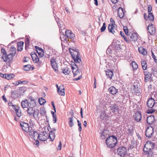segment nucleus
<instances>
[{
	"label": "nucleus",
	"mask_w": 157,
	"mask_h": 157,
	"mask_svg": "<svg viewBox=\"0 0 157 157\" xmlns=\"http://www.w3.org/2000/svg\"><path fill=\"white\" fill-rule=\"evenodd\" d=\"M65 34L68 38H70L71 39H74L75 37L74 34L70 30H66Z\"/></svg>",
	"instance_id": "21"
},
{
	"label": "nucleus",
	"mask_w": 157,
	"mask_h": 157,
	"mask_svg": "<svg viewBox=\"0 0 157 157\" xmlns=\"http://www.w3.org/2000/svg\"><path fill=\"white\" fill-rule=\"evenodd\" d=\"M148 19H149V20L151 21H152L154 20V15H153L152 13H150L148 15Z\"/></svg>",
	"instance_id": "42"
},
{
	"label": "nucleus",
	"mask_w": 157,
	"mask_h": 157,
	"mask_svg": "<svg viewBox=\"0 0 157 157\" xmlns=\"http://www.w3.org/2000/svg\"><path fill=\"white\" fill-rule=\"evenodd\" d=\"M12 103L10 102V106H12V109L16 112L19 109V107L17 105H12Z\"/></svg>",
	"instance_id": "39"
},
{
	"label": "nucleus",
	"mask_w": 157,
	"mask_h": 157,
	"mask_svg": "<svg viewBox=\"0 0 157 157\" xmlns=\"http://www.w3.org/2000/svg\"><path fill=\"white\" fill-rule=\"evenodd\" d=\"M104 133H105L104 132H103L101 134V137L102 139H104L105 138Z\"/></svg>",
	"instance_id": "60"
},
{
	"label": "nucleus",
	"mask_w": 157,
	"mask_h": 157,
	"mask_svg": "<svg viewBox=\"0 0 157 157\" xmlns=\"http://www.w3.org/2000/svg\"><path fill=\"white\" fill-rule=\"evenodd\" d=\"M29 135L32 136V138H33L35 140H37L38 138L39 139L40 134H39L33 130L30 131Z\"/></svg>",
	"instance_id": "11"
},
{
	"label": "nucleus",
	"mask_w": 157,
	"mask_h": 157,
	"mask_svg": "<svg viewBox=\"0 0 157 157\" xmlns=\"http://www.w3.org/2000/svg\"><path fill=\"white\" fill-rule=\"evenodd\" d=\"M35 48L36 50V52L38 54L39 56L40 57H42L44 56V50L41 48L38 47L37 46H35Z\"/></svg>",
	"instance_id": "16"
},
{
	"label": "nucleus",
	"mask_w": 157,
	"mask_h": 157,
	"mask_svg": "<svg viewBox=\"0 0 157 157\" xmlns=\"http://www.w3.org/2000/svg\"><path fill=\"white\" fill-rule=\"evenodd\" d=\"M17 117H14V120L17 121L19 120V119L23 117V114L21 113V110L19 109L17 111L15 112Z\"/></svg>",
	"instance_id": "17"
},
{
	"label": "nucleus",
	"mask_w": 157,
	"mask_h": 157,
	"mask_svg": "<svg viewBox=\"0 0 157 157\" xmlns=\"http://www.w3.org/2000/svg\"><path fill=\"white\" fill-rule=\"evenodd\" d=\"M58 93L62 96L65 95L64 88L63 85H61L57 90Z\"/></svg>",
	"instance_id": "19"
},
{
	"label": "nucleus",
	"mask_w": 157,
	"mask_h": 157,
	"mask_svg": "<svg viewBox=\"0 0 157 157\" xmlns=\"http://www.w3.org/2000/svg\"><path fill=\"white\" fill-rule=\"evenodd\" d=\"M120 34L121 36L123 37V38L125 36H124V33L122 31H121L120 32Z\"/></svg>",
	"instance_id": "63"
},
{
	"label": "nucleus",
	"mask_w": 157,
	"mask_h": 157,
	"mask_svg": "<svg viewBox=\"0 0 157 157\" xmlns=\"http://www.w3.org/2000/svg\"><path fill=\"white\" fill-rule=\"evenodd\" d=\"M113 23L114 22L113 20ZM114 24L113 23H112V24H109L108 27V29L109 32L112 33L113 34H114V33H115V32L114 29Z\"/></svg>",
	"instance_id": "24"
},
{
	"label": "nucleus",
	"mask_w": 157,
	"mask_h": 157,
	"mask_svg": "<svg viewBox=\"0 0 157 157\" xmlns=\"http://www.w3.org/2000/svg\"><path fill=\"white\" fill-rule=\"evenodd\" d=\"M154 133V130L152 126L148 127L145 132V135L147 137H150L152 136Z\"/></svg>",
	"instance_id": "6"
},
{
	"label": "nucleus",
	"mask_w": 157,
	"mask_h": 157,
	"mask_svg": "<svg viewBox=\"0 0 157 157\" xmlns=\"http://www.w3.org/2000/svg\"><path fill=\"white\" fill-rule=\"evenodd\" d=\"M29 58L28 57H24V59L23 60V61L24 62H28L29 61Z\"/></svg>",
	"instance_id": "50"
},
{
	"label": "nucleus",
	"mask_w": 157,
	"mask_h": 157,
	"mask_svg": "<svg viewBox=\"0 0 157 157\" xmlns=\"http://www.w3.org/2000/svg\"><path fill=\"white\" fill-rule=\"evenodd\" d=\"M34 144L36 145L37 146H38L39 144V142L38 141H36L34 143Z\"/></svg>",
	"instance_id": "61"
},
{
	"label": "nucleus",
	"mask_w": 157,
	"mask_h": 157,
	"mask_svg": "<svg viewBox=\"0 0 157 157\" xmlns=\"http://www.w3.org/2000/svg\"><path fill=\"white\" fill-rule=\"evenodd\" d=\"M147 30L151 35L154 34L156 32L155 27L152 24L149 25L147 28Z\"/></svg>",
	"instance_id": "10"
},
{
	"label": "nucleus",
	"mask_w": 157,
	"mask_h": 157,
	"mask_svg": "<svg viewBox=\"0 0 157 157\" xmlns=\"http://www.w3.org/2000/svg\"><path fill=\"white\" fill-rule=\"evenodd\" d=\"M17 94V91H12L11 93V95L13 97H14L16 96Z\"/></svg>",
	"instance_id": "51"
},
{
	"label": "nucleus",
	"mask_w": 157,
	"mask_h": 157,
	"mask_svg": "<svg viewBox=\"0 0 157 157\" xmlns=\"http://www.w3.org/2000/svg\"><path fill=\"white\" fill-rule=\"evenodd\" d=\"M137 34L135 33H132L131 35L129 36L130 40L132 41H135L137 39Z\"/></svg>",
	"instance_id": "30"
},
{
	"label": "nucleus",
	"mask_w": 157,
	"mask_h": 157,
	"mask_svg": "<svg viewBox=\"0 0 157 157\" xmlns=\"http://www.w3.org/2000/svg\"><path fill=\"white\" fill-rule=\"evenodd\" d=\"M18 82L17 81H16V82H14L12 83V84L13 85H14L15 86H17V85H19V84H18Z\"/></svg>",
	"instance_id": "64"
},
{
	"label": "nucleus",
	"mask_w": 157,
	"mask_h": 157,
	"mask_svg": "<svg viewBox=\"0 0 157 157\" xmlns=\"http://www.w3.org/2000/svg\"><path fill=\"white\" fill-rule=\"evenodd\" d=\"M39 102L40 105H43L46 102V101L43 98H40L39 99Z\"/></svg>",
	"instance_id": "40"
},
{
	"label": "nucleus",
	"mask_w": 157,
	"mask_h": 157,
	"mask_svg": "<svg viewBox=\"0 0 157 157\" xmlns=\"http://www.w3.org/2000/svg\"><path fill=\"white\" fill-rule=\"evenodd\" d=\"M69 50L70 54H71L74 61L76 63H79L81 62V59L79 57L78 52L75 51L74 49Z\"/></svg>",
	"instance_id": "4"
},
{
	"label": "nucleus",
	"mask_w": 157,
	"mask_h": 157,
	"mask_svg": "<svg viewBox=\"0 0 157 157\" xmlns=\"http://www.w3.org/2000/svg\"><path fill=\"white\" fill-rule=\"evenodd\" d=\"M114 4H116L118 2V0H110Z\"/></svg>",
	"instance_id": "59"
},
{
	"label": "nucleus",
	"mask_w": 157,
	"mask_h": 157,
	"mask_svg": "<svg viewBox=\"0 0 157 157\" xmlns=\"http://www.w3.org/2000/svg\"><path fill=\"white\" fill-rule=\"evenodd\" d=\"M52 116L53 117V123H55L56 122V121H57V118H56V116L55 114L52 111Z\"/></svg>",
	"instance_id": "45"
},
{
	"label": "nucleus",
	"mask_w": 157,
	"mask_h": 157,
	"mask_svg": "<svg viewBox=\"0 0 157 157\" xmlns=\"http://www.w3.org/2000/svg\"><path fill=\"white\" fill-rule=\"evenodd\" d=\"M80 114H81V117L82 118H83V113H82V108H81V110H80Z\"/></svg>",
	"instance_id": "56"
},
{
	"label": "nucleus",
	"mask_w": 157,
	"mask_h": 157,
	"mask_svg": "<svg viewBox=\"0 0 157 157\" xmlns=\"http://www.w3.org/2000/svg\"><path fill=\"white\" fill-rule=\"evenodd\" d=\"M124 31L125 33L126 34V35H128V29H127V27H124Z\"/></svg>",
	"instance_id": "52"
},
{
	"label": "nucleus",
	"mask_w": 157,
	"mask_h": 157,
	"mask_svg": "<svg viewBox=\"0 0 157 157\" xmlns=\"http://www.w3.org/2000/svg\"><path fill=\"white\" fill-rule=\"evenodd\" d=\"M123 38L124 39V40L125 41H126L127 43H129L130 41L131 40L130 39V38L129 37V36H128V38L124 36Z\"/></svg>",
	"instance_id": "49"
},
{
	"label": "nucleus",
	"mask_w": 157,
	"mask_h": 157,
	"mask_svg": "<svg viewBox=\"0 0 157 157\" xmlns=\"http://www.w3.org/2000/svg\"><path fill=\"white\" fill-rule=\"evenodd\" d=\"M61 143L60 141L59 142V144L58 146L57 149H59V150H60L61 149Z\"/></svg>",
	"instance_id": "54"
},
{
	"label": "nucleus",
	"mask_w": 157,
	"mask_h": 157,
	"mask_svg": "<svg viewBox=\"0 0 157 157\" xmlns=\"http://www.w3.org/2000/svg\"><path fill=\"white\" fill-rule=\"evenodd\" d=\"M77 122L78 123V125L79 127L78 130L79 132H80L82 130V127H81V123L80 121H79V120H77Z\"/></svg>",
	"instance_id": "48"
},
{
	"label": "nucleus",
	"mask_w": 157,
	"mask_h": 157,
	"mask_svg": "<svg viewBox=\"0 0 157 157\" xmlns=\"http://www.w3.org/2000/svg\"><path fill=\"white\" fill-rule=\"evenodd\" d=\"M31 67L30 65L29 64L25 65L24 67V69L26 71H29L30 70Z\"/></svg>",
	"instance_id": "43"
},
{
	"label": "nucleus",
	"mask_w": 157,
	"mask_h": 157,
	"mask_svg": "<svg viewBox=\"0 0 157 157\" xmlns=\"http://www.w3.org/2000/svg\"><path fill=\"white\" fill-rule=\"evenodd\" d=\"M117 14L118 16L120 18H123L124 16V12L122 8L121 7L118 8L117 11Z\"/></svg>",
	"instance_id": "25"
},
{
	"label": "nucleus",
	"mask_w": 157,
	"mask_h": 157,
	"mask_svg": "<svg viewBox=\"0 0 157 157\" xmlns=\"http://www.w3.org/2000/svg\"><path fill=\"white\" fill-rule=\"evenodd\" d=\"M94 3L96 6H98V2L97 0H94Z\"/></svg>",
	"instance_id": "62"
},
{
	"label": "nucleus",
	"mask_w": 157,
	"mask_h": 157,
	"mask_svg": "<svg viewBox=\"0 0 157 157\" xmlns=\"http://www.w3.org/2000/svg\"><path fill=\"white\" fill-rule=\"evenodd\" d=\"M106 74L109 78L110 79H112V76L113 75V71L110 70H108L106 71Z\"/></svg>",
	"instance_id": "32"
},
{
	"label": "nucleus",
	"mask_w": 157,
	"mask_h": 157,
	"mask_svg": "<svg viewBox=\"0 0 157 157\" xmlns=\"http://www.w3.org/2000/svg\"><path fill=\"white\" fill-rule=\"evenodd\" d=\"M155 103V100L152 98H150L148 100L147 102V105L150 109L147 110V113H152L155 112V111L157 110V109H156L155 108H153Z\"/></svg>",
	"instance_id": "3"
},
{
	"label": "nucleus",
	"mask_w": 157,
	"mask_h": 157,
	"mask_svg": "<svg viewBox=\"0 0 157 157\" xmlns=\"http://www.w3.org/2000/svg\"><path fill=\"white\" fill-rule=\"evenodd\" d=\"M147 10L148 12L149 13L152 10V7L151 5H149L148 6Z\"/></svg>",
	"instance_id": "53"
},
{
	"label": "nucleus",
	"mask_w": 157,
	"mask_h": 157,
	"mask_svg": "<svg viewBox=\"0 0 157 157\" xmlns=\"http://www.w3.org/2000/svg\"><path fill=\"white\" fill-rule=\"evenodd\" d=\"M1 52L3 54V56H2V58L4 60L5 62H8L9 64L10 61V58L8 56L10 54L7 55L6 54V51L4 48H2Z\"/></svg>",
	"instance_id": "8"
},
{
	"label": "nucleus",
	"mask_w": 157,
	"mask_h": 157,
	"mask_svg": "<svg viewBox=\"0 0 157 157\" xmlns=\"http://www.w3.org/2000/svg\"><path fill=\"white\" fill-rule=\"evenodd\" d=\"M147 123L149 124H153L155 121V119L154 116L151 115L148 117L147 119Z\"/></svg>",
	"instance_id": "18"
},
{
	"label": "nucleus",
	"mask_w": 157,
	"mask_h": 157,
	"mask_svg": "<svg viewBox=\"0 0 157 157\" xmlns=\"http://www.w3.org/2000/svg\"><path fill=\"white\" fill-rule=\"evenodd\" d=\"M39 113V110L38 109L36 110H34V113H33V117H37Z\"/></svg>",
	"instance_id": "46"
},
{
	"label": "nucleus",
	"mask_w": 157,
	"mask_h": 157,
	"mask_svg": "<svg viewBox=\"0 0 157 157\" xmlns=\"http://www.w3.org/2000/svg\"><path fill=\"white\" fill-rule=\"evenodd\" d=\"M109 93L111 94L114 95L117 92V90L113 86H111L108 89Z\"/></svg>",
	"instance_id": "22"
},
{
	"label": "nucleus",
	"mask_w": 157,
	"mask_h": 157,
	"mask_svg": "<svg viewBox=\"0 0 157 157\" xmlns=\"http://www.w3.org/2000/svg\"><path fill=\"white\" fill-rule=\"evenodd\" d=\"M154 144L150 141H147L145 144L143 151L149 157H151L153 154L152 150L154 147Z\"/></svg>",
	"instance_id": "1"
},
{
	"label": "nucleus",
	"mask_w": 157,
	"mask_h": 157,
	"mask_svg": "<svg viewBox=\"0 0 157 157\" xmlns=\"http://www.w3.org/2000/svg\"><path fill=\"white\" fill-rule=\"evenodd\" d=\"M51 66L53 69L55 71H58V66L57 63L56 62V58L53 57L50 60Z\"/></svg>",
	"instance_id": "5"
},
{
	"label": "nucleus",
	"mask_w": 157,
	"mask_h": 157,
	"mask_svg": "<svg viewBox=\"0 0 157 157\" xmlns=\"http://www.w3.org/2000/svg\"><path fill=\"white\" fill-rule=\"evenodd\" d=\"M29 107V108H34L36 105L35 101L33 98L32 96H29L28 100Z\"/></svg>",
	"instance_id": "13"
},
{
	"label": "nucleus",
	"mask_w": 157,
	"mask_h": 157,
	"mask_svg": "<svg viewBox=\"0 0 157 157\" xmlns=\"http://www.w3.org/2000/svg\"><path fill=\"white\" fill-rule=\"evenodd\" d=\"M100 118L103 120L108 119V116L106 115L105 110H103L101 114L100 115Z\"/></svg>",
	"instance_id": "26"
},
{
	"label": "nucleus",
	"mask_w": 157,
	"mask_h": 157,
	"mask_svg": "<svg viewBox=\"0 0 157 157\" xmlns=\"http://www.w3.org/2000/svg\"><path fill=\"white\" fill-rule=\"evenodd\" d=\"M40 113L41 115L44 116L45 115L46 111L44 108H41L40 110Z\"/></svg>",
	"instance_id": "44"
},
{
	"label": "nucleus",
	"mask_w": 157,
	"mask_h": 157,
	"mask_svg": "<svg viewBox=\"0 0 157 157\" xmlns=\"http://www.w3.org/2000/svg\"><path fill=\"white\" fill-rule=\"evenodd\" d=\"M31 55L34 62H35L36 63L38 62L39 60V58L35 53L33 52L31 54Z\"/></svg>",
	"instance_id": "27"
},
{
	"label": "nucleus",
	"mask_w": 157,
	"mask_h": 157,
	"mask_svg": "<svg viewBox=\"0 0 157 157\" xmlns=\"http://www.w3.org/2000/svg\"><path fill=\"white\" fill-rule=\"evenodd\" d=\"M70 72V69L68 67H66L63 69V72L65 75H67Z\"/></svg>",
	"instance_id": "38"
},
{
	"label": "nucleus",
	"mask_w": 157,
	"mask_h": 157,
	"mask_svg": "<svg viewBox=\"0 0 157 157\" xmlns=\"http://www.w3.org/2000/svg\"><path fill=\"white\" fill-rule=\"evenodd\" d=\"M138 51L140 53L143 55H146L147 54V52L146 50L143 47H140L139 48Z\"/></svg>",
	"instance_id": "29"
},
{
	"label": "nucleus",
	"mask_w": 157,
	"mask_h": 157,
	"mask_svg": "<svg viewBox=\"0 0 157 157\" xmlns=\"http://www.w3.org/2000/svg\"><path fill=\"white\" fill-rule=\"evenodd\" d=\"M0 76L3 78H7L6 74H4L2 73H0Z\"/></svg>",
	"instance_id": "55"
},
{
	"label": "nucleus",
	"mask_w": 157,
	"mask_h": 157,
	"mask_svg": "<svg viewBox=\"0 0 157 157\" xmlns=\"http://www.w3.org/2000/svg\"><path fill=\"white\" fill-rule=\"evenodd\" d=\"M141 63L143 69L144 70H145L147 68V63L146 61L144 59H142L141 61Z\"/></svg>",
	"instance_id": "34"
},
{
	"label": "nucleus",
	"mask_w": 157,
	"mask_h": 157,
	"mask_svg": "<svg viewBox=\"0 0 157 157\" xmlns=\"http://www.w3.org/2000/svg\"><path fill=\"white\" fill-rule=\"evenodd\" d=\"M117 143V138L113 135L108 137L106 140L107 147L110 148H112L116 146Z\"/></svg>",
	"instance_id": "2"
},
{
	"label": "nucleus",
	"mask_w": 157,
	"mask_h": 157,
	"mask_svg": "<svg viewBox=\"0 0 157 157\" xmlns=\"http://www.w3.org/2000/svg\"><path fill=\"white\" fill-rule=\"evenodd\" d=\"M54 130L55 131L56 130L55 128H54L53 131H51L49 133V135L48 136L51 139V141H53L55 138V132H54Z\"/></svg>",
	"instance_id": "31"
},
{
	"label": "nucleus",
	"mask_w": 157,
	"mask_h": 157,
	"mask_svg": "<svg viewBox=\"0 0 157 157\" xmlns=\"http://www.w3.org/2000/svg\"><path fill=\"white\" fill-rule=\"evenodd\" d=\"M134 119L137 122H140L142 118V116L141 113L140 112L136 111L135 112V113L133 115Z\"/></svg>",
	"instance_id": "15"
},
{
	"label": "nucleus",
	"mask_w": 157,
	"mask_h": 157,
	"mask_svg": "<svg viewBox=\"0 0 157 157\" xmlns=\"http://www.w3.org/2000/svg\"><path fill=\"white\" fill-rule=\"evenodd\" d=\"M68 124L69 126L71 127L74 125L73 118V117H70L68 118Z\"/></svg>",
	"instance_id": "36"
},
{
	"label": "nucleus",
	"mask_w": 157,
	"mask_h": 157,
	"mask_svg": "<svg viewBox=\"0 0 157 157\" xmlns=\"http://www.w3.org/2000/svg\"><path fill=\"white\" fill-rule=\"evenodd\" d=\"M24 42L22 41H20L17 43V50L18 51H21L23 48V45L24 44Z\"/></svg>",
	"instance_id": "35"
},
{
	"label": "nucleus",
	"mask_w": 157,
	"mask_h": 157,
	"mask_svg": "<svg viewBox=\"0 0 157 157\" xmlns=\"http://www.w3.org/2000/svg\"><path fill=\"white\" fill-rule=\"evenodd\" d=\"M106 27V24L105 23H103V25L101 28V32H104L105 30V29Z\"/></svg>",
	"instance_id": "47"
},
{
	"label": "nucleus",
	"mask_w": 157,
	"mask_h": 157,
	"mask_svg": "<svg viewBox=\"0 0 157 157\" xmlns=\"http://www.w3.org/2000/svg\"><path fill=\"white\" fill-rule=\"evenodd\" d=\"M144 81L147 82L149 80L152 79V73L148 71H144Z\"/></svg>",
	"instance_id": "7"
},
{
	"label": "nucleus",
	"mask_w": 157,
	"mask_h": 157,
	"mask_svg": "<svg viewBox=\"0 0 157 157\" xmlns=\"http://www.w3.org/2000/svg\"><path fill=\"white\" fill-rule=\"evenodd\" d=\"M20 125L23 131L26 132L29 131V126L28 124L22 122L20 123Z\"/></svg>",
	"instance_id": "14"
},
{
	"label": "nucleus",
	"mask_w": 157,
	"mask_h": 157,
	"mask_svg": "<svg viewBox=\"0 0 157 157\" xmlns=\"http://www.w3.org/2000/svg\"><path fill=\"white\" fill-rule=\"evenodd\" d=\"M131 64L134 70L138 68V65L135 62L133 61Z\"/></svg>",
	"instance_id": "41"
},
{
	"label": "nucleus",
	"mask_w": 157,
	"mask_h": 157,
	"mask_svg": "<svg viewBox=\"0 0 157 157\" xmlns=\"http://www.w3.org/2000/svg\"><path fill=\"white\" fill-rule=\"evenodd\" d=\"M16 53V48L14 47L10 48V56L12 57L15 56Z\"/></svg>",
	"instance_id": "33"
},
{
	"label": "nucleus",
	"mask_w": 157,
	"mask_h": 157,
	"mask_svg": "<svg viewBox=\"0 0 157 157\" xmlns=\"http://www.w3.org/2000/svg\"><path fill=\"white\" fill-rule=\"evenodd\" d=\"M110 108V110H111L113 113L117 112L119 110L118 106L116 105H111Z\"/></svg>",
	"instance_id": "20"
},
{
	"label": "nucleus",
	"mask_w": 157,
	"mask_h": 157,
	"mask_svg": "<svg viewBox=\"0 0 157 157\" xmlns=\"http://www.w3.org/2000/svg\"><path fill=\"white\" fill-rule=\"evenodd\" d=\"M49 138L48 133L45 132H42L40 134L39 140L41 141H44Z\"/></svg>",
	"instance_id": "12"
},
{
	"label": "nucleus",
	"mask_w": 157,
	"mask_h": 157,
	"mask_svg": "<svg viewBox=\"0 0 157 157\" xmlns=\"http://www.w3.org/2000/svg\"><path fill=\"white\" fill-rule=\"evenodd\" d=\"M71 69L74 75H77L78 73H79V71H78V67L77 65L75 64L74 66H71Z\"/></svg>",
	"instance_id": "23"
},
{
	"label": "nucleus",
	"mask_w": 157,
	"mask_h": 157,
	"mask_svg": "<svg viewBox=\"0 0 157 157\" xmlns=\"http://www.w3.org/2000/svg\"><path fill=\"white\" fill-rule=\"evenodd\" d=\"M144 17L146 20H148V17H147V15L146 13H144Z\"/></svg>",
	"instance_id": "58"
},
{
	"label": "nucleus",
	"mask_w": 157,
	"mask_h": 157,
	"mask_svg": "<svg viewBox=\"0 0 157 157\" xmlns=\"http://www.w3.org/2000/svg\"><path fill=\"white\" fill-rule=\"evenodd\" d=\"M21 103V106L23 108L29 107L28 101L27 99L22 101Z\"/></svg>",
	"instance_id": "28"
},
{
	"label": "nucleus",
	"mask_w": 157,
	"mask_h": 157,
	"mask_svg": "<svg viewBox=\"0 0 157 157\" xmlns=\"http://www.w3.org/2000/svg\"><path fill=\"white\" fill-rule=\"evenodd\" d=\"M3 100L5 101V102H6L7 101V100L6 98L5 97L4 95H3L2 96Z\"/></svg>",
	"instance_id": "57"
},
{
	"label": "nucleus",
	"mask_w": 157,
	"mask_h": 157,
	"mask_svg": "<svg viewBox=\"0 0 157 157\" xmlns=\"http://www.w3.org/2000/svg\"><path fill=\"white\" fill-rule=\"evenodd\" d=\"M34 111V110L33 109V108H29L27 110V113L30 116L33 115Z\"/></svg>",
	"instance_id": "37"
},
{
	"label": "nucleus",
	"mask_w": 157,
	"mask_h": 157,
	"mask_svg": "<svg viewBox=\"0 0 157 157\" xmlns=\"http://www.w3.org/2000/svg\"><path fill=\"white\" fill-rule=\"evenodd\" d=\"M127 151L126 148L124 147H119L117 150V153L118 155L121 156H123L126 154Z\"/></svg>",
	"instance_id": "9"
}]
</instances>
